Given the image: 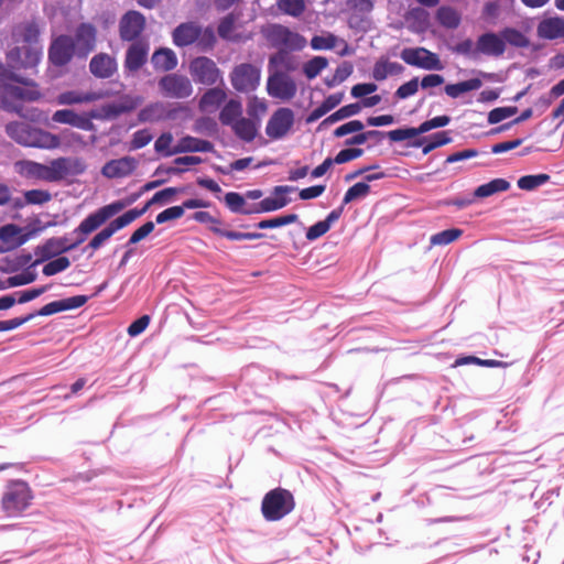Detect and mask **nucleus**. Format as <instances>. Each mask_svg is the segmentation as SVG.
I'll use <instances>...</instances> for the list:
<instances>
[{
  "label": "nucleus",
  "instance_id": "nucleus-55",
  "mask_svg": "<svg viewBox=\"0 0 564 564\" xmlns=\"http://www.w3.org/2000/svg\"><path fill=\"white\" fill-rule=\"evenodd\" d=\"M152 139H153V135L148 129L138 130L132 134V138L130 141V149L139 150V149L148 145Z\"/></svg>",
  "mask_w": 564,
  "mask_h": 564
},
{
  "label": "nucleus",
  "instance_id": "nucleus-6",
  "mask_svg": "<svg viewBox=\"0 0 564 564\" xmlns=\"http://www.w3.org/2000/svg\"><path fill=\"white\" fill-rule=\"evenodd\" d=\"M129 204L130 202L116 200L88 215L76 229V232L82 234L83 237L76 243H74V246L82 243L87 235L95 231L109 218L124 209Z\"/></svg>",
  "mask_w": 564,
  "mask_h": 564
},
{
  "label": "nucleus",
  "instance_id": "nucleus-56",
  "mask_svg": "<svg viewBox=\"0 0 564 564\" xmlns=\"http://www.w3.org/2000/svg\"><path fill=\"white\" fill-rule=\"evenodd\" d=\"M454 51L470 58H478L480 56L478 51V42L474 43L469 39L459 42L455 46Z\"/></svg>",
  "mask_w": 564,
  "mask_h": 564
},
{
  "label": "nucleus",
  "instance_id": "nucleus-58",
  "mask_svg": "<svg viewBox=\"0 0 564 564\" xmlns=\"http://www.w3.org/2000/svg\"><path fill=\"white\" fill-rule=\"evenodd\" d=\"M449 122H451V118L448 116H445V115L437 116V117H434L430 120L422 122L419 126V131H421V134H422V133L429 132L436 128H443V127L447 126Z\"/></svg>",
  "mask_w": 564,
  "mask_h": 564
},
{
  "label": "nucleus",
  "instance_id": "nucleus-59",
  "mask_svg": "<svg viewBox=\"0 0 564 564\" xmlns=\"http://www.w3.org/2000/svg\"><path fill=\"white\" fill-rule=\"evenodd\" d=\"M397 66L395 63L378 62L373 67L372 76L376 80H383L394 72Z\"/></svg>",
  "mask_w": 564,
  "mask_h": 564
},
{
  "label": "nucleus",
  "instance_id": "nucleus-5",
  "mask_svg": "<svg viewBox=\"0 0 564 564\" xmlns=\"http://www.w3.org/2000/svg\"><path fill=\"white\" fill-rule=\"evenodd\" d=\"M294 508V499L285 489H274L268 492L262 500V513L269 521H276L289 514Z\"/></svg>",
  "mask_w": 564,
  "mask_h": 564
},
{
  "label": "nucleus",
  "instance_id": "nucleus-25",
  "mask_svg": "<svg viewBox=\"0 0 564 564\" xmlns=\"http://www.w3.org/2000/svg\"><path fill=\"white\" fill-rule=\"evenodd\" d=\"M149 45L143 42L132 43L126 53L124 68L130 73L138 72L147 62Z\"/></svg>",
  "mask_w": 564,
  "mask_h": 564
},
{
  "label": "nucleus",
  "instance_id": "nucleus-44",
  "mask_svg": "<svg viewBox=\"0 0 564 564\" xmlns=\"http://www.w3.org/2000/svg\"><path fill=\"white\" fill-rule=\"evenodd\" d=\"M147 212V207L144 206L141 209H130L123 215L119 216L115 220H112L109 225L115 231H118L126 226L130 225L132 221H134L137 218L141 217Z\"/></svg>",
  "mask_w": 564,
  "mask_h": 564
},
{
  "label": "nucleus",
  "instance_id": "nucleus-19",
  "mask_svg": "<svg viewBox=\"0 0 564 564\" xmlns=\"http://www.w3.org/2000/svg\"><path fill=\"white\" fill-rule=\"evenodd\" d=\"M97 30L89 23H82L75 32L73 40L76 55L86 57L96 47Z\"/></svg>",
  "mask_w": 564,
  "mask_h": 564
},
{
  "label": "nucleus",
  "instance_id": "nucleus-39",
  "mask_svg": "<svg viewBox=\"0 0 564 564\" xmlns=\"http://www.w3.org/2000/svg\"><path fill=\"white\" fill-rule=\"evenodd\" d=\"M436 19L441 25L447 29H456L460 23V14L452 7L443 6L436 12Z\"/></svg>",
  "mask_w": 564,
  "mask_h": 564
},
{
  "label": "nucleus",
  "instance_id": "nucleus-8",
  "mask_svg": "<svg viewBox=\"0 0 564 564\" xmlns=\"http://www.w3.org/2000/svg\"><path fill=\"white\" fill-rule=\"evenodd\" d=\"M264 35L272 46L279 48L295 51L302 50L306 44L305 37L280 24L269 25Z\"/></svg>",
  "mask_w": 564,
  "mask_h": 564
},
{
  "label": "nucleus",
  "instance_id": "nucleus-36",
  "mask_svg": "<svg viewBox=\"0 0 564 564\" xmlns=\"http://www.w3.org/2000/svg\"><path fill=\"white\" fill-rule=\"evenodd\" d=\"M510 188V183L505 178H495L486 184L479 185L474 196L477 198H486L495 194L506 192Z\"/></svg>",
  "mask_w": 564,
  "mask_h": 564
},
{
  "label": "nucleus",
  "instance_id": "nucleus-41",
  "mask_svg": "<svg viewBox=\"0 0 564 564\" xmlns=\"http://www.w3.org/2000/svg\"><path fill=\"white\" fill-rule=\"evenodd\" d=\"M236 17L230 13L225 17L218 25V34L220 37L228 41H240L242 37L236 32Z\"/></svg>",
  "mask_w": 564,
  "mask_h": 564
},
{
  "label": "nucleus",
  "instance_id": "nucleus-35",
  "mask_svg": "<svg viewBox=\"0 0 564 564\" xmlns=\"http://www.w3.org/2000/svg\"><path fill=\"white\" fill-rule=\"evenodd\" d=\"M240 117H242V104L237 99L227 101L219 113L220 122L229 127L234 126Z\"/></svg>",
  "mask_w": 564,
  "mask_h": 564
},
{
  "label": "nucleus",
  "instance_id": "nucleus-1",
  "mask_svg": "<svg viewBox=\"0 0 564 564\" xmlns=\"http://www.w3.org/2000/svg\"><path fill=\"white\" fill-rule=\"evenodd\" d=\"M40 30L33 22L18 25L13 31L17 43H22L7 54V67L0 64V107L20 112L18 101H35L41 98L36 85L13 73V69L34 68L42 55L35 45Z\"/></svg>",
  "mask_w": 564,
  "mask_h": 564
},
{
  "label": "nucleus",
  "instance_id": "nucleus-48",
  "mask_svg": "<svg viewBox=\"0 0 564 564\" xmlns=\"http://www.w3.org/2000/svg\"><path fill=\"white\" fill-rule=\"evenodd\" d=\"M279 9L291 17H299L305 10L304 0H280L278 2Z\"/></svg>",
  "mask_w": 564,
  "mask_h": 564
},
{
  "label": "nucleus",
  "instance_id": "nucleus-46",
  "mask_svg": "<svg viewBox=\"0 0 564 564\" xmlns=\"http://www.w3.org/2000/svg\"><path fill=\"white\" fill-rule=\"evenodd\" d=\"M181 192H182V189H180L177 187H167L160 192H156L152 196V198L145 204V207L148 209L151 205H154V204H161V205L169 204V203L173 202L174 196Z\"/></svg>",
  "mask_w": 564,
  "mask_h": 564
},
{
  "label": "nucleus",
  "instance_id": "nucleus-2",
  "mask_svg": "<svg viewBox=\"0 0 564 564\" xmlns=\"http://www.w3.org/2000/svg\"><path fill=\"white\" fill-rule=\"evenodd\" d=\"M33 499V491L25 481L10 480L1 495L0 509L7 518L17 519L31 507Z\"/></svg>",
  "mask_w": 564,
  "mask_h": 564
},
{
  "label": "nucleus",
  "instance_id": "nucleus-27",
  "mask_svg": "<svg viewBox=\"0 0 564 564\" xmlns=\"http://www.w3.org/2000/svg\"><path fill=\"white\" fill-rule=\"evenodd\" d=\"M477 42L479 55L501 56L505 53V43L500 33H484L478 37Z\"/></svg>",
  "mask_w": 564,
  "mask_h": 564
},
{
  "label": "nucleus",
  "instance_id": "nucleus-29",
  "mask_svg": "<svg viewBox=\"0 0 564 564\" xmlns=\"http://www.w3.org/2000/svg\"><path fill=\"white\" fill-rule=\"evenodd\" d=\"M536 32L539 37L545 40L564 37V19L558 17L544 19L539 23Z\"/></svg>",
  "mask_w": 564,
  "mask_h": 564
},
{
  "label": "nucleus",
  "instance_id": "nucleus-3",
  "mask_svg": "<svg viewBox=\"0 0 564 564\" xmlns=\"http://www.w3.org/2000/svg\"><path fill=\"white\" fill-rule=\"evenodd\" d=\"M8 135L15 142L31 148L54 150L61 148V140L48 131L32 128L24 122H11L6 127Z\"/></svg>",
  "mask_w": 564,
  "mask_h": 564
},
{
  "label": "nucleus",
  "instance_id": "nucleus-53",
  "mask_svg": "<svg viewBox=\"0 0 564 564\" xmlns=\"http://www.w3.org/2000/svg\"><path fill=\"white\" fill-rule=\"evenodd\" d=\"M421 134V131H419V127L417 128H401V129H395V130H391L387 133L388 138L392 141V142H401V141H404V140H410L412 138H415L417 135Z\"/></svg>",
  "mask_w": 564,
  "mask_h": 564
},
{
  "label": "nucleus",
  "instance_id": "nucleus-43",
  "mask_svg": "<svg viewBox=\"0 0 564 564\" xmlns=\"http://www.w3.org/2000/svg\"><path fill=\"white\" fill-rule=\"evenodd\" d=\"M501 39H503V43L510 44L516 47H527L529 46L528 37L517 29L506 28L500 32Z\"/></svg>",
  "mask_w": 564,
  "mask_h": 564
},
{
  "label": "nucleus",
  "instance_id": "nucleus-37",
  "mask_svg": "<svg viewBox=\"0 0 564 564\" xmlns=\"http://www.w3.org/2000/svg\"><path fill=\"white\" fill-rule=\"evenodd\" d=\"M226 91L223 88L208 89L200 98L199 107L203 111H214L226 99Z\"/></svg>",
  "mask_w": 564,
  "mask_h": 564
},
{
  "label": "nucleus",
  "instance_id": "nucleus-18",
  "mask_svg": "<svg viewBox=\"0 0 564 564\" xmlns=\"http://www.w3.org/2000/svg\"><path fill=\"white\" fill-rule=\"evenodd\" d=\"M76 54L73 39L67 35L56 37L48 51L50 61L56 66L66 65Z\"/></svg>",
  "mask_w": 564,
  "mask_h": 564
},
{
  "label": "nucleus",
  "instance_id": "nucleus-24",
  "mask_svg": "<svg viewBox=\"0 0 564 564\" xmlns=\"http://www.w3.org/2000/svg\"><path fill=\"white\" fill-rule=\"evenodd\" d=\"M142 101L141 96L123 95L117 101L104 105L101 111L106 118H115L135 109Z\"/></svg>",
  "mask_w": 564,
  "mask_h": 564
},
{
  "label": "nucleus",
  "instance_id": "nucleus-10",
  "mask_svg": "<svg viewBox=\"0 0 564 564\" xmlns=\"http://www.w3.org/2000/svg\"><path fill=\"white\" fill-rule=\"evenodd\" d=\"M188 69L193 79L203 85L212 86L223 80V74L216 63L205 56L194 58Z\"/></svg>",
  "mask_w": 564,
  "mask_h": 564
},
{
  "label": "nucleus",
  "instance_id": "nucleus-45",
  "mask_svg": "<svg viewBox=\"0 0 564 564\" xmlns=\"http://www.w3.org/2000/svg\"><path fill=\"white\" fill-rule=\"evenodd\" d=\"M463 231L457 228L446 229L437 232L430 238L432 246H446L462 236Z\"/></svg>",
  "mask_w": 564,
  "mask_h": 564
},
{
  "label": "nucleus",
  "instance_id": "nucleus-11",
  "mask_svg": "<svg viewBox=\"0 0 564 564\" xmlns=\"http://www.w3.org/2000/svg\"><path fill=\"white\" fill-rule=\"evenodd\" d=\"M297 91L295 82L285 73L273 70L267 82V93L272 98L283 101L291 100Z\"/></svg>",
  "mask_w": 564,
  "mask_h": 564
},
{
  "label": "nucleus",
  "instance_id": "nucleus-57",
  "mask_svg": "<svg viewBox=\"0 0 564 564\" xmlns=\"http://www.w3.org/2000/svg\"><path fill=\"white\" fill-rule=\"evenodd\" d=\"M517 107H499L492 109L488 115V122L496 124L507 118H510L517 112Z\"/></svg>",
  "mask_w": 564,
  "mask_h": 564
},
{
  "label": "nucleus",
  "instance_id": "nucleus-22",
  "mask_svg": "<svg viewBox=\"0 0 564 564\" xmlns=\"http://www.w3.org/2000/svg\"><path fill=\"white\" fill-rule=\"evenodd\" d=\"M52 120L55 123L68 124L85 131L95 130V124L88 117L67 108L56 110L52 116Z\"/></svg>",
  "mask_w": 564,
  "mask_h": 564
},
{
  "label": "nucleus",
  "instance_id": "nucleus-12",
  "mask_svg": "<svg viewBox=\"0 0 564 564\" xmlns=\"http://www.w3.org/2000/svg\"><path fill=\"white\" fill-rule=\"evenodd\" d=\"M295 116L290 108H279L275 110L265 126V133L270 139L280 140L286 137L294 126Z\"/></svg>",
  "mask_w": 564,
  "mask_h": 564
},
{
  "label": "nucleus",
  "instance_id": "nucleus-64",
  "mask_svg": "<svg viewBox=\"0 0 564 564\" xmlns=\"http://www.w3.org/2000/svg\"><path fill=\"white\" fill-rule=\"evenodd\" d=\"M417 89H419V79L415 77V78H412L411 80L404 83L403 85H401L397 89L395 96L400 99H405V98H409V97L415 95Z\"/></svg>",
  "mask_w": 564,
  "mask_h": 564
},
{
  "label": "nucleus",
  "instance_id": "nucleus-17",
  "mask_svg": "<svg viewBox=\"0 0 564 564\" xmlns=\"http://www.w3.org/2000/svg\"><path fill=\"white\" fill-rule=\"evenodd\" d=\"M30 239V234L24 232L23 228L8 224L0 227V253L10 252Z\"/></svg>",
  "mask_w": 564,
  "mask_h": 564
},
{
  "label": "nucleus",
  "instance_id": "nucleus-26",
  "mask_svg": "<svg viewBox=\"0 0 564 564\" xmlns=\"http://www.w3.org/2000/svg\"><path fill=\"white\" fill-rule=\"evenodd\" d=\"M294 191L295 188L292 186H276L272 196L265 197L259 203L258 212L267 213L283 208L290 203L286 195Z\"/></svg>",
  "mask_w": 564,
  "mask_h": 564
},
{
  "label": "nucleus",
  "instance_id": "nucleus-52",
  "mask_svg": "<svg viewBox=\"0 0 564 564\" xmlns=\"http://www.w3.org/2000/svg\"><path fill=\"white\" fill-rule=\"evenodd\" d=\"M70 265V261L66 257H59L46 263L43 268V274L46 276L54 275L66 270Z\"/></svg>",
  "mask_w": 564,
  "mask_h": 564
},
{
  "label": "nucleus",
  "instance_id": "nucleus-62",
  "mask_svg": "<svg viewBox=\"0 0 564 564\" xmlns=\"http://www.w3.org/2000/svg\"><path fill=\"white\" fill-rule=\"evenodd\" d=\"M184 215V207L181 206H173L170 208H166L165 210L161 212L156 218V224H164L170 220H175L181 218Z\"/></svg>",
  "mask_w": 564,
  "mask_h": 564
},
{
  "label": "nucleus",
  "instance_id": "nucleus-13",
  "mask_svg": "<svg viewBox=\"0 0 564 564\" xmlns=\"http://www.w3.org/2000/svg\"><path fill=\"white\" fill-rule=\"evenodd\" d=\"M401 58L409 65L429 70H441L444 68L437 54L424 47H409L401 52Z\"/></svg>",
  "mask_w": 564,
  "mask_h": 564
},
{
  "label": "nucleus",
  "instance_id": "nucleus-4",
  "mask_svg": "<svg viewBox=\"0 0 564 564\" xmlns=\"http://www.w3.org/2000/svg\"><path fill=\"white\" fill-rule=\"evenodd\" d=\"M172 37L176 46H187L197 42V45L204 50L212 47L216 40L212 28L203 30L194 22L180 24L173 31Z\"/></svg>",
  "mask_w": 564,
  "mask_h": 564
},
{
  "label": "nucleus",
  "instance_id": "nucleus-40",
  "mask_svg": "<svg viewBox=\"0 0 564 564\" xmlns=\"http://www.w3.org/2000/svg\"><path fill=\"white\" fill-rule=\"evenodd\" d=\"M361 105L359 102L349 104L341 108H339L337 111L328 116L326 119L323 120L321 123V127L333 124L337 121L344 120L346 118L356 116L360 112Z\"/></svg>",
  "mask_w": 564,
  "mask_h": 564
},
{
  "label": "nucleus",
  "instance_id": "nucleus-23",
  "mask_svg": "<svg viewBox=\"0 0 564 564\" xmlns=\"http://www.w3.org/2000/svg\"><path fill=\"white\" fill-rule=\"evenodd\" d=\"M117 69L116 58L107 53L96 54L89 63L90 73L97 78H110Z\"/></svg>",
  "mask_w": 564,
  "mask_h": 564
},
{
  "label": "nucleus",
  "instance_id": "nucleus-16",
  "mask_svg": "<svg viewBox=\"0 0 564 564\" xmlns=\"http://www.w3.org/2000/svg\"><path fill=\"white\" fill-rule=\"evenodd\" d=\"M138 160L133 156H122L105 163L101 175L106 178H123L131 175L138 167Z\"/></svg>",
  "mask_w": 564,
  "mask_h": 564
},
{
  "label": "nucleus",
  "instance_id": "nucleus-21",
  "mask_svg": "<svg viewBox=\"0 0 564 564\" xmlns=\"http://www.w3.org/2000/svg\"><path fill=\"white\" fill-rule=\"evenodd\" d=\"M108 94L106 91H84V90H66L56 97V104L61 106H73V105H83L90 104L97 100H100L107 97Z\"/></svg>",
  "mask_w": 564,
  "mask_h": 564
},
{
  "label": "nucleus",
  "instance_id": "nucleus-20",
  "mask_svg": "<svg viewBox=\"0 0 564 564\" xmlns=\"http://www.w3.org/2000/svg\"><path fill=\"white\" fill-rule=\"evenodd\" d=\"M144 17L138 11L127 12L120 20L119 32L123 41L135 40L144 29Z\"/></svg>",
  "mask_w": 564,
  "mask_h": 564
},
{
  "label": "nucleus",
  "instance_id": "nucleus-33",
  "mask_svg": "<svg viewBox=\"0 0 564 564\" xmlns=\"http://www.w3.org/2000/svg\"><path fill=\"white\" fill-rule=\"evenodd\" d=\"M230 128L239 139L250 142L258 133L259 123L242 116Z\"/></svg>",
  "mask_w": 564,
  "mask_h": 564
},
{
  "label": "nucleus",
  "instance_id": "nucleus-9",
  "mask_svg": "<svg viewBox=\"0 0 564 564\" xmlns=\"http://www.w3.org/2000/svg\"><path fill=\"white\" fill-rule=\"evenodd\" d=\"M160 93L166 98L185 99L193 94L191 80L176 73L167 74L158 82Z\"/></svg>",
  "mask_w": 564,
  "mask_h": 564
},
{
  "label": "nucleus",
  "instance_id": "nucleus-50",
  "mask_svg": "<svg viewBox=\"0 0 564 564\" xmlns=\"http://www.w3.org/2000/svg\"><path fill=\"white\" fill-rule=\"evenodd\" d=\"M57 137L61 140V147L64 145L66 149L74 147L84 148L86 145L83 135L70 130H64L61 135Z\"/></svg>",
  "mask_w": 564,
  "mask_h": 564
},
{
  "label": "nucleus",
  "instance_id": "nucleus-54",
  "mask_svg": "<svg viewBox=\"0 0 564 564\" xmlns=\"http://www.w3.org/2000/svg\"><path fill=\"white\" fill-rule=\"evenodd\" d=\"M297 220V215L290 214L285 216L275 217L272 219L262 220L258 224V227L260 229H267V228H276L281 226H285L292 223H295Z\"/></svg>",
  "mask_w": 564,
  "mask_h": 564
},
{
  "label": "nucleus",
  "instance_id": "nucleus-49",
  "mask_svg": "<svg viewBox=\"0 0 564 564\" xmlns=\"http://www.w3.org/2000/svg\"><path fill=\"white\" fill-rule=\"evenodd\" d=\"M328 65V62L325 57L316 56L308 61L304 65V74L308 79L315 78L324 68H326Z\"/></svg>",
  "mask_w": 564,
  "mask_h": 564
},
{
  "label": "nucleus",
  "instance_id": "nucleus-30",
  "mask_svg": "<svg viewBox=\"0 0 564 564\" xmlns=\"http://www.w3.org/2000/svg\"><path fill=\"white\" fill-rule=\"evenodd\" d=\"M171 112L166 109V106L162 101H155L147 105L138 113V120L140 122H159L164 119L171 118Z\"/></svg>",
  "mask_w": 564,
  "mask_h": 564
},
{
  "label": "nucleus",
  "instance_id": "nucleus-34",
  "mask_svg": "<svg viewBox=\"0 0 564 564\" xmlns=\"http://www.w3.org/2000/svg\"><path fill=\"white\" fill-rule=\"evenodd\" d=\"M73 247L75 246H66L64 240L61 238H52L48 239L44 245L39 246L36 248L35 254L39 256L41 260H47L72 249Z\"/></svg>",
  "mask_w": 564,
  "mask_h": 564
},
{
  "label": "nucleus",
  "instance_id": "nucleus-47",
  "mask_svg": "<svg viewBox=\"0 0 564 564\" xmlns=\"http://www.w3.org/2000/svg\"><path fill=\"white\" fill-rule=\"evenodd\" d=\"M550 176L546 174L525 175L518 180V186L524 191H532L549 181Z\"/></svg>",
  "mask_w": 564,
  "mask_h": 564
},
{
  "label": "nucleus",
  "instance_id": "nucleus-14",
  "mask_svg": "<svg viewBox=\"0 0 564 564\" xmlns=\"http://www.w3.org/2000/svg\"><path fill=\"white\" fill-rule=\"evenodd\" d=\"M14 171L28 180L54 182L52 161L47 165L31 160L17 161L14 163Z\"/></svg>",
  "mask_w": 564,
  "mask_h": 564
},
{
  "label": "nucleus",
  "instance_id": "nucleus-38",
  "mask_svg": "<svg viewBox=\"0 0 564 564\" xmlns=\"http://www.w3.org/2000/svg\"><path fill=\"white\" fill-rule=\"evenodd\" d=\"M482 82L478 78H471L465 82H459L456 84H448L445 86V93L451 98H458L463 94L477 90L481 87Z\"/></svg>",
  "mask_w": 564,
  "mask_h": 564
},
{
  "label": "nucleus",
  "instance_id": "nucleus-51",
  "mask_svg": "<svg viewBox=\"0 0 564 564\" xmlns=\"http://www.w3.org/2000/svg\"><path fill=\"white\" fill-rule=\"evenodd\" d=\"M370 187L365 182H359L352 185L344 196V204H349L356 199L364 198L368 195Z\"/></svg>",
  "mask_w": 564,
  "mask_h": 564
},
{
  "label": "nucleus",
  "instance_id": "nucleus-63",
  "mask_svg": "<svg viewBox=\"0 0 564 564\" xmlns=\"http://www.w3.org/2000/svg\"><path fill=\"white\" fill-rule=\"evenodd\" d=\"M51 194L44 189H30L24 193L28 204H44L51 199Z\"/></svg>",
  "mask_w": 564,
  "mask_h": 564
},
{
  "label": "nucleus",
  "instance_id": "nucleus-42",
  "mask_svg": "<svg viewBox=\"0 0 564 564\" xmlns=\"http://www.w3.org/2000/svg\"><path fill=\"white\" fill-rule=\"evenodd\" d=\"M174 138L171 132L162 133L154 142V150L163 156L177 154L176 144L173 145Z\"/></svg>",
  "mask_w": 564,
  "mask_h": 564
},
{
  "label": "nucleus",
  "instance_id": "nucleus-61",
  "mask_svg": "<svg viewBox=\"0 0 564 564\" xmlns=\"http://www.w3.org/2000/svg\"><path fill=\"white\" fill-rule=\"evenodd\" d=\"M365 128L364 123L360 120H351L347 123H344L334 130V135L336 138H341L349 133L360 132Z\"/></svg>",
  "mask_w": 564,
  "mask_h": 564
},
{
  "label": "nucleus",
  "instance_id": "nucleus-32",
  "mask_svg": "<svg viewBox=\"0 0 564 564\" xmlns=\"http://www.w3.org/2000/svg\"><path fill=\"white\" fill-rule=\"evenodd\" d=\"M213 148L212 142L191 135L181 138L176 143L177 154L187 152H210Z\"/></svg>",
  "mask_w": 564,
  "mask_h": 564
},
{
  "label": "nucleus",
  "instance_id": "nucleus-28",
  "mask_svg": "<svg viewBox=\"0 0 564 564\" xmlns=\"http://www.w3.org/2000/svg\"><path fill=\"white\" fill-rule=\"evenodd\" d=\"M311 46L317 51L336 50L337 53L341 56L349 54V47L347 43L332 33L314 36L311 41Z\"/></svg>",
  "mask_w": 564,
  "mask_h": 564
},
{
  "label": "nucleus",
  "instance_id": "nucleus-31",
  "mask_svg": "<svg viewBox=\"0 0 564 564\" xmlns=\"http://www.w3.org/2000/svg\"><path fill=\"white\" fill-rule=\"evenodd\" d=\"M151 62L156 70L169 72L177 66V56L173 50L162 47L153 53Z\"/></svg>",
  "mask_w": 564,
  "mask_h": 564
},
{
  "label": "nucleus",
  "instance_id": "nucleus-60",
  "mask_svg": "<svg viewBox=\"0 0 564 564\" xmlns=\"http://www.w3.org/2000/svg\"><path fill=\"white\" fill-rule=\"evenodd\" d=\"M352 73V65L348 62L343 63L336 68L332 80L327 82L328 86H334L346 80Z\"/></svg>",
  "mask_w": 564,
  "mask_h": 564
},
{
  "label": "nucleus",
  "instance_id": "nucleus-15",
  "mask_svg": "<svg viewBox=\"0 0 564 564\" xmlns=\"http://www.w3.org/2000/svg\"><path fill=\"white\" fill-rule=\"evenodd\" d=\"M54 182H59L68 176L80 175L86 170V163L80 158L62 156L52 161Z\"/></svg>",
  "mask_w": 564,
  "mask_h": 564
},
{
  "label": "nucleus",
  "instance_id": "nucleus-7",
  "mask_svg": "<svg viewBox=\"0 0 564 564\" xmlns=\"http://www.w3.org/2000/svg\"><path fill=\"white\" fill-rule=\"evenodd\" d=\"M229 77L237 91L251 93L260 85L261 67L251 63H241L232 68Z\"/></svg>",
  "mask_w": 564,
  "mask_h": 564
}]
</instances>
